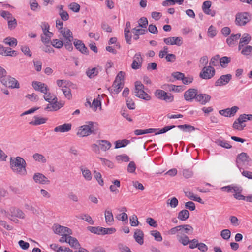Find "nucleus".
I'll return each mask as SVG.
<instances>
[{"instance_id":"nucleus-1","label":"nucleus","mask_w":252,"mask_h":252,"mask_svg":"<svg viewBox=\"0 0 252 252\" xmlns=\"http://www.w3.org/2000/svg\"><path fill=\"white\" fill-rule=\"evenodd\" d=\"M10 166L13 172L22 176L27 174L26 162L25 160L20 157L10 158Z\"/></svg>"},{"instance_id":"nucleus-2","label":"nucleus","mask_w":252,"mask_h":252,"mask_svg":"<svg viewBox=\"0 0 252 252\" xmlns=\"http://www.w3.org/2000/svg\"><path fill=\"white\" fill-rule=\"evenodd\" d=\"M144 86L140 81L135 82V89L134 94L139 98L148 101L151 99V97L144 91Z\"/></svg>"},{"instance_id":"nucleus-3","label":"nucleus","mask_w":252,"mask_h":252,"mask_svg":"<svg viewBox=\"0 0 252 252\" xmlns=\"http://www.w3.org/2000/svg\"><path fill=\"white\" fill-rule=\"evenodd\" d=\"M88 125H84L78 128L77 135L79 137H83L90 135L94 133V123L91 121L88 122Z\"/></svg>"},{"instance_id":"nucleus-4","label":"nucleus","mask_w":252,"mask_h":252,"mask_svg":"<svg viewBox=\"0 0 252 252\" xmlns=\"http://www.w3.org/2000/svg\"><path fill=\"white\" fill-rule=\"evenodd\" d=\"M251 161V158L246 153L242 152L237 156L236 164L239 168H241L244 166L248 165Z\"/></svg>"},{"instance_id":"nucleus-5","label":"nucleus","mask_w":252,"mask_h":252,"mask_svg":"<svg viewBox=\"0 0 252 252\" xmlns=\"http://www.w3.org/2000/svg\"><path fill=\"white\" fill-rule=\"evenodd\" d=\"M215 74V70L213 66H204L199 74V76L203 79H209L212 78Z\"/></svg>"},{"instance_id":"nucleus-6","label":"nucleus","mask_w":252,"mask_h":252,"mask_svg":"<svg viewBox=\"0 0 252 252\" xmlns=\"http://www.w3.org/2000/svg\"><path fill=\"white\" fill-rule=\"evenodd\" d=\"M251 20L248 13L243 12L237 13L236 15L235 23L239 26H244Z\"/></svg>"},{"instance_id":"nucleus-7","label":"nucleus","mask_w":252,"mask_h":252,"mask_svg":"<svg viewBox=\"0 0 252 252\" xmlns=\"http://www.w3.org/2000/svg\"><path fill=\"white\" fill-rule=\"evenodd\" d=\"M1 83L5 86L14 88H19L20 85L18 81L14 78L11 77L10 76H7L5 77V79H2L1 80Z\"/></svg>"},{"instance_id":"nucleus-8","label":"nucleus","mask_w":252,"mask_h":252,"mask_svg":"<svg viewBox=\"0 0 252 252\" xmlns=\"http://www.w3.org/2000/svg\"><path fill=\"white\" fill-rule=\"evenodd\" d=\"M143 60L141 53L138 52L136 53L133 57V60L131 64V68L134 70L140 68L142 67Z\"/></svg>"},{"instance_id":"nucleus-9","label":"nucleus","mask_w":252,"mask_h":252,"mask_svg":"<svg viewBox=\"0 0 252 252\" xmlns=\"http://www.w3.org/2000/svg\"><path fill=\"white\" fill-rule=\"evenodd\" d=\"M239 109V107L236 106H233L231 108H227L219 111V113L225 117H233Z\"/></svg>"},{"instance_id":"nucleus-10","label":"nucleus","mask_w":252,"mask_h":252,"mask_svg":"<svg viewBox=\"0 0 252 252\" xmlns=\"http://www.w3.org/2000/svg\"><path fill=\"white\" fill-rule=\"evenodd\" d=\"M32 85L35 90L40 91L45 94H47V91L49 90V89L45 83L38 81H33Z\"/></svg>"},{"instance_id":"nucleus-11","label":"nucleus","mask_w":252,"mask_h":252,"mask_svg":"<svg viewBox=\"0 0 252 252\" xmlns=\"http://www.w3.org/2000/svg\"><path fill=\"white\" fill-rule=\"evenodd\" d=\"M164 42L167 45H176L181 46L183 44V39L181 37H171L164 38Z\"/></svg>"},{"instance_id":"nucleus-12","label":"nucleus","mask_w":252,"mask_h":252,"mask_svg":"<svg viewBox=\"0 0 252 252\" xmlns=\"http://www.w3.org/2000/svg\"><path fill=\"white\" fill-rule=\"evenodd\" d=\"M231 78L232 75L230 74L222 75L216 80L215 85L216 86L225 85L229 82Z\"/></svg>"},{"instance_id":"nucleus-13","label":"nucleus","mask_w":252,"mask_h":252,"mask_svg":"<svg viewBox=\"0 0 252 252\" xmlns=\"http://www.w3.org/2000/svg\"><path fill=\"white\" fill-rule=\"evenodd\" d=\"M54 231L56 234L63 235L64 234H72V230L69 228L60 225H55L53 227Z\"/></svg>"},{"instance_id":"nucleus-14","label":"nucleus","mask_w":252,"mask_h":252,"mask_svg":"<svg viewBox=\"0 0 252 252\" xmlns=\"http://www.w3.org/2000/svg\"><path fill=\"white\" fill-rule=\"evenodd\" d=\"M197 95V90L189 89L184 93V98L186 100L191 101L194 98L196 99Z\"/></svg>"},{"instance_id":"nucleus-15","label":"nucleus","mask_w":252,"mask_h":252,"mask_svg":"<svg viewBox=\"0 0 252 252\" xmlns=\"http://www.w3.org/2000/svg\"><path fill=\"white\" fill-rule=\"evenodd\" d=\"M73 44L75 48L81 53L88 55L89 50L81 40L75 39Z\"/></svg>"},{"instance_id":"nucleus-16","label":"nucleus","mask_w":252,"mask_h":252,"mask_svg":"<svg viewBox=\"0 0 252 252\" xmlns=\"http://www.w3.org/2000/svg\"><path fill=\"white\" fill-rule=\"evenodd\" d=\"M33 179L36 183L41 184H49L50 182L47 178L40 173H35L33 176Z\"/></svg>"},{"instance_id":"nucleus-17","label":"nucleus","mask_w":252,"mask_h":252,"mask_svg":"<svg viewBox=\"0 0 252 252\" xmlns=\"http://www.w3.org/2000/svg\"><path fill=\"white\" fill-rule=\"evenodd\" d=\"M72 127V125L70 123H64L63 125H59L56 127L54 131L55 132H67L69 131Z\"/></svg>"},{"instance_id":"nucleus-18","label":"nucleus","mask_w":252,"mask_h":252,"mask_svg":"<svg viewBox=\"0 0 252 252\" xmlns=\"http://www.w3.org/2000/svg\"><path fill=\"white\" fill-rule=\"evenodd\" d=\"M251 40V36L248 33H244L240 39L238 46V49L240 50L245 45H247Z\"/></svg>"},{"instance_id":"nucleus-19","label":"nucleus","mask_w":252,"mask_h":252,"mask_svg":"<svg viewBox=\"0 0 252 252\" xmlns=\"http://www.w3.org/2000/svg\"><path fill=\"white\" fill-rule=\"evenodd\" d=\"M211 99V96L208 94H200L197 95L196 100L201 104L204 105L209 102Z\"/></svg>"},{"instance_id":"nucleus-20","label":"nucleus","mask_w":252,"mask_h":252,"mask_svg":"<svg viewBox=\"0 0 252 252\" xmlns=\"http://www.w3.org/2000/svg\"><path fill=\"white\" fill-rule=\"evenodd\" d=\"M104 215L106 223L108 225H112L114 223V219L111 210L110 209H106Z\"/></svg>"},{"instance_id":"nucleus-21","label":"nucleus","mask_w":252,"mask_h":252,"mask_svg":"<svg viewBox=\"0 0 252 252\" xmlns=\"http://www.w3.org/2000/svg\"><path fill=\"white\" fill-rule=\"evenodd\" d=\"M59 32L60 33L62 34L65 40L73 39L72 33L68 28H64Z\"/></svg>"},{"instance_id":"nucleus-22","label":"nucleus","mask_w":252,"mask_h":252,"mask_svg":"<svg viewBox=\"0 0 252 252\" xmlns=\"http://www.w3.org/2000/svg\"><path fill=\"white\" fill-rule=\"evenodd\" d=\"M96 142L99 145L100 149L103 151L109 150L111 147V143L106 140H97Z\"/></svg>"},{"instance_id":"nucleus-23","label":"nucleus","mask_w":252,"mask_h":252,"mask_svg":"<svg viewBox=\"0 0 252 252\" xmlns=\"http://www.w3.org/2000/svg\"><path fill=\"white\" fill-rule=\"evenodd\" d=\"M133 237L136 242L139 244L142 245L143 244L144 233L140 229H137L134 232Z\"/></svg>"},{"instance_id":"nucleus-24","label":"nucleus","mask_w":252,"mask_h":252,"mask_svg":"<svg viewBox=\"0 0 252 252\" xmlns=\"http://www.w3.org/2000/svg\"><path fill=\"white\" fill-rule=\"evenodd\" d=\"M112 183L113 185L110 186L109 189L111 192L116 194L119 192L118 188H120L121 186L120 181L116 179L112 181Z\"/></svg>"},{"instance_id":"nucleus-25","label":"nucleus","mask_w":252,"mask_h":252,"mask_svg":"<svg viewBox=\"0 0 252 252\" xmlns=\"http://www.w3.org/2000/svg\"><path fill=\"white\" fill-rule=\"evenodd\" d=\"M80 170L82 172L83 177L86 181H89L92 180V176L90 170L82 166L80 167Z\"/></svg>"},{"instance_id":"nucleus-26","label":"nucleus","mask_w":252,"mask_h":252,"mask_svg":"<svg viewBox=\"0 0 252 252\" xmlns=\"http://www.w3.org/2000/svg\"><path fill=\"white\" fill-rule=\"evenodd\" d=\"M181 230L180 231L181 234H191L193 232V228L190 225L184 224L180 225Z\"/></svg>"},{"instance_id":"nucleus-27","label":"nucleus","mask_w":252,"mask_h":252,"mask_svg":"<svg viewBox=\"0 0 252 252\" xmlns=\"http://www.w3.org/2000/svg\"><path fill=\"white\" fill-rule=\"evenodd\" d=\"M10 213L12 217H16L21 219L25 217L24 213L19 209L12 208L10 209Z\"/></svg>"},{"instance_id":"nucleus-28","label":"nucleus","mask_w":252,"mask_h":252,"mask_svg":"<svg viewBox=\"0 0 252 252\" xmlns=\"http://www.w3.org/2000/svg\"><path fill=\"white\" fill-rule=\"evenodd\" d=\"M241 36L240 33L231 34V36L226 39V43L229 46H233L234 45V42L239 39Z\"/></svg>"},{"instance_id":"nucleus-29","label":"nucleus","mask_w":252,"mask_h":252,"mask_svg":"<svg viewBox=\"0 0 252 252\" xmlns=\"http://www.w3.org/2000/svg\"><path fill=\"white\" fill-rule=\"evenodd\" d=\"M34 120L30 122V124L32 125L37 126L42 124H44L47 121V118L40 117L37 116H35L34 117Z\"/></svg>"},{"instance_id":"nucleus-30","label":"nucleus","mask_w":252,"mask_h":252,"mask_svg":"<svg viewBox=\"0 0 252 252\" xmlns=\"http://www.w3.org/2000/svg\"><path fill=\"white\" fill-rule=\"evenodd\" d=\"M50 103L52 107L51 111H57L63 107V104L58 102L57 98L56 96L54 97L53 101Z\"/></svg>"},{"instance_id":"nucleus-31","label":"nucleus","mask_w":252,"mask_h":252,"mask_svg":"<svg viewBox=\"0 0 252 252\" xmlns=\"http://www.w3.org/2000/svg\"><path fill=\"white\" fill-rule=\"evenodd\" d=\"M189 212L186 209L180 211L178 215V219L181 220H185L189 217Z\"/></svg>"},{"instance_id":"nucleus-32","label":"nucleus","mask_w":252,"mask_h":252,"mask_svg":"<svg viewBox=\"0 0 252 252\" xmlns=\"http://www.w3.org/2000/svg\"><path fill=\"white\" fill-rule=\"evenodd\" d=\"M98 73V69L96 67H94L91 69L88 68L86 74L89 78H93L97 76Z\"/></svg>"},{"instance_id":"nucleus-33","label":"nucleus","mask_w":252,"mask_h":252,"mask_svg":"<svg viewBox=\"0 0 252 252\" xmlns=\"http://www.w3.org/2000/svg\"><path fill=\"white\" fill-rule=\"evenodd\" d=\"M123 86V84L114 81L112 86L111 91H112L113 90V92L117 94L121 91Z\"/></svg>"},{"instance_id":"nucleus-34","label":"nucleus","mask_w":252,"mask_h":252,"mask_svg":"<svg viewBox=\"0 0 252 252\" xmlns=\"http://www.w3.org/2000/svg\"><path fill=\"white\" fill-rule=\"evenodd\" d=\"M67 243L72 247L75 249H78L80 247V244L76 238L72 237L70 236L68 237Z\"/></svg>"},{"instance_id":"nucleus-35","label":"nucleus","mask_w":252,"mask_h":252,"mask_svg":"<svg viewBox=\"0 0 252 252\" xmlns=\"http://www.w3.org/2000/svg\"><path fill=\"white\" fill-rule=\"evenodd\" d=\"M177 126L185 132H190L195 130L193 126L188 124L180 125Z\"/></svg>"},{"instance_id":"nucleus-36","label":"nucleus","mask_w":252,"mask_h":252,"mask_svg":"<svg viewBox=\"0 0 252 252\" xmlns=\"http://www.w3.org/2000/svg\"><path fill=\"white\" fill-rule=\"evenodd\" d=\"M177 237L178 241L184 246H186L190 243V240L187 235L180 236L177 235Z\"/></svg>"},{"instance_id":"nucleus-37","label":"nucleus","mask_w":252,"mask_h":252,"mask_svg":"<svg viewBox=\"0 0 252 252\" xmlns=\"http://www.w3.org/2000/svg\"><path fill=\"white\" fill-rule=\"evenodd\" d=\"M246 126V125L239 123V121L236 119L232 125V127L234 129H236L239 131L243 130L244 127Z\"/></svg>"},{"instance_id":"nucleus-38","label":"nucleus","mask_w":252,"mask_h":252,"mask_svg":"<svg viewBox=\"0 0 252 252\" xmlns=\"http://www.w3.org/2000/svg\"><path fill=\"white\" fill-rule=\"evenodd\" d=\"M215 143L218 145L226 149H230L232 147V146L230 145L227 141L225 140H221L220 139H217L215 141Z\"/></svg>"},{"instance_id":"nucleus-39","label":"nucleus","mask_w":252,"mask_h":252,"mask_svg":"<svg viewBox=\"0 0 252 252\" xmlns=\"http://www.w3.org/2000/svg\"><path fill=\"white\" fill-rule=\"evenodd\" d=\"M76 217L80 218L82 220H85L86 222H88L90 224L93 225L94 224V221L92 220V218L88 214H81L79 216H76Z\"/></svg>"},{"instance_id":"nucleus-40","label":"nucleus","mask_w":252,"mask_h":252,"mask_svg":"<svg viewBox=\"0 0 252 252\" xmlns=\"http://www.w3.org/2000/svg\"><path fill=\"white\" fill-rule=\"evenodd\" d=\"M33 159L38 162L44 163L46 162V159L45 157L42 154L39 153H35L33 155Z\"/></svg>"},{"instance_id":"nucleus-41","label":"nucleus","mask_w":252,"mask_h":252,"mask_svg":"<svg viewBox=\"0 0 252 252\" xmlns=\"http://www.w3.org/2000/svg\"><path fill=\"white\" fill-rule=\"evenodd\" d=\"M129 141L126 139H124L122 141L118 140L115 142V148L118 149L124 147L129 143Z\"/></svg>"},{"instance_id":"nucleus-42","label":"nucleus","mask_w":252,"mask_h":252,"mask_svg":"<svg viewBox=\"0 0 252 252\" xmlns=\"http://www.w3.org/2000/svg\"><path fill=\"white\" fill-rule=\"evenodd\" d=\"M241 50V53L243 55L247 56L252 54V46L250 45H247L245 47H243Z\"/></svg>"},{"instance_id":"nucleus-43","label":"nucleus","mask_w":252,"mask_h":252,"mask_svg":"<svg viewBox=\"0 0 252 252\" xmlns=\"http://www.w3.org/2000/svg\"><path fill=\"white\" fill-rule=\"evenodd\" d=\"M231 61V58L226 56H224L220 59V63L221 66L225 68L226 67L227 64H228Z\"/></svg>"},{"instance_id":"nucleus-44","label":"nucleus","mask_w":252,"mask_h":252,"mask_svg":"<svg viewBox=\"0 0 252 252\" xmlns=\"http://www.w3.org/2000/svg\"><path fill=\"white\" fill-rule=\"evenodd\" d=\"M102 227H94V226H88L87 227V229L91 232L92 233H93L94 234H96L98 235H101V232H102Z\"/></svg>"},{"instance_id":"nucleus-45","label":"nucleus","mask_w":252,"mask_h":252,"mask_svg":"<svg viewBox=\"0 0 252 252\" xmlns=\"http://www.w3.org/2000/svg\"><path fill=\"white\" fill-rule=\"evenodd\" d=\"M176 127V126L175 125H171V126H167L163 127V128L161 129H158V132H156V135L160 134L162 133H164L169 130L175 128Z\"/></svg>"},{"instance_id":"nucleus-46","label":"nucleus","mask_w":252,"mask_h":252,"mask_svg":"<svg viewBox=\"0 0 252 252\" xmlns=\"http://www.w3.org/2000/svg\"><path fill=\"white\" fill-rule=\"evenodd\" d=\"M4 43L10 46H16L17 44V41L14 38L7 37L4 39Z\"/></svg>"},{"instance_id":"nucleus-47","label":"nucleus","mask_w":252,"mask_h":252,"mask_svg":"<svg viewBox=\"0 0 252 252\" xmlns=\"http://www.w3.org/2000/svg\"><path fill=\"white\" fill-rule=\"evenodd\" d=\"M151 235L154 237L155 240L161 242L162 240V237L160 233L157 230H153L150 232Z\"/></svg>"},{"instance_id":"nucleus-48","label":"nucleus","mask_w":252,"mask_h":252,"mask_svg":"<svg viewBox=\"0 0 252 252\" xmlns=\"http://www.w3.org/2000/svg\"><path fill=\"white\" fill-rule=\"evenodd\" d=\"M132 32L134 33L135 36L137 35H143L147 32V30L144 29H137L134 28L132 29Z\"/></svg>"},{"instance_id":"nucleus-49","label":"nucleus","mask_w":252,"mask_h":252,"mask_svg":"<svg viewBox=\"0 0 252 252\" xmlns=\"http://www.w3.org/2000/svg\"><path fill=\"white\" fill-rule=\"evenodd\" d=\"M167 204L171 208H175L178 205V200L175 197H173L171 199L167 200Z\"/></svg>"},{"instance_id":"nucleus-50","label":"nucleus","mask_w":252,"mask_h":252,"mask_svg":"<svg viewBox=\"0 0 252 252\" xmlns=\"http://www.w3.org/2000/svg\"><path fill=\"white\" fill-rule=\"evenodd\" d=\"M8 21V27L10 30L14 29L17 26V22L14 17L7 20Z\"/></svg>"},{"instance_id":"nucleus-51","label":"nucleus","mask_w":252,"mask_h":252,"mask_svg":"<svg viewBox=\"0 0 252 252\" xmlns=\"http://www.w3.org/2000/svg\"><path fill=\"white\" fill-rule=\"evenodd\" d=\"M220 236L223 239L228 240L231 236V231L227 229H223L220 232Z\"/></svg>"},{"instance_id":"nucleus-52","label":"nucleus","mask_w":252,"mask_h":252,"mask_svg":"<svg viewBox=\"0 0 252 252\" xmlns=\"http://www.w3.org/2000/svg\"><path fill=\"white\" fill-rule=\"evenodd\" d=\"M71 83L66 80H57V84L59 87H63V88L70 86Z\"/></svg>"},{"instance_id":"nucleus-53","label":"nucleus","mask_w":252,"mask_h":252,"mask_svg":"<svg viewBox=\"0 0 252 252\" xmlns=\"http://www.w3.org/2000/svg\"><path fill=\"white\" fill-rule=\"evenodd\" d=\"M154 94L158 99L162 100L164 95H166V92L163 90L158 89L155 91Z\"/></svg>"},{"instance_id":"nucleus-54","label":"nucleus","mask_w":252,"mask_h":252,"mask_svg":"<svg viewBox=\"0 0 252 252\" xmlns=\"http://www.w3.org/2000/svg\"><path fill=\"white\" fill-rule=\"evenodd\" d=\"M116 218L119 220H121L122 221L125 222V223H127L128 222V215L125 212L118 215L116 216Z\"/></svg>"},{"instance_id":"nucleus-55","label":"nucleus","mask_w":252,"mask_h":252,"mask_svg":"<svg viewBox=\"0 0 252 252\" xmlns=\"http://www.w3.org/2000/svg\"><path fill=\"white\" fill-rule=\"evenodd\" d=\"M94 176L95 179L98 182V184L101 186H103L104 182L102 178L101 173L100 172H97L96 171H94Z\"/></svg>"},{"instance_id":"nucleus-56","label":"nucleus","mask_w":252,"mask_h":252,"mask_svg":"<svg viewBox=\"0 0 252 252\" xmlns=\"http://www.w3.org/2000/svg\"><path fill=\"white\" fill-rule=\"evenodd\" d=\"M51 43L53 47L58 49L61 48L63 44L62 40L58 39H53L51 41Z\"/></svg>"},{"instance_id":"nucleus-57","label":"nucleus","mask_w":252,"mask_h":252,"mask_svg":"<svg viewBox=\"0 0 252 252\" xmlns=\"http://www.w3.org/2000/svg\"><path fill=\"white\" fill-rule=\"evenodd\" d=\"M148 24V21L146 17H141L138 21V26L143 28H146Z\"/></svg>"},{"instance_id":"nucleus-58","label":"nucleus","mask_w":252,"mask_h":252,"mask_svg":"<svg viewBox=\"0 0 252 252\" xmlns=\"http://www.w3.org/2000/svg\"><path fill=\"white\" fill-rule=\"evenodd\" d=\"M138 218L136 215H133L130 217V223L132 226H136L138 225Z\"/></svg>"},{"instance_id":"nucleus-59","label":"nucleus","mask_w":252,"mask_h":252,"mask_svg":"<svg viewBox=\"0 0 252 252\" xmlns=\"http://www.w3.org/2000/svg\"><path fill=\"white\" fill-rule=\"evenodd\" d=\"M69 8L75 12H78L80 10V6L79 4L76 2H72L69 5Z\"/></svg>"},{"instance_id":"nucleus-60","label":"nucleus","mask_w":252,"mask_h":252,"mask_svg":"<svg viewBox=\"0 0 252 252\" xmlns=\"http://www.w3.org/2000/svg\"><path fill=\"white\" fill-rule=\"evenodd\" d=\"M62 91L64 94L65 96L70 99L71 98L72 94L71 93L70 89L67 87L62 89Z\"/></svg>"},{"instance_id":"nucleus-61","label":"nucleus","mask_w":252,"mask_h":252,"mask_svg":"<svg viewBox=\"0 0 252 252\" xmlns=\"http://www.w3.org/2000/svg\"><path fill=\"white\" fill-rule=\"evenodd\" d=\"M126 103L127 107L129 109L133 110L135 109V103L131 98L129 97L126 98Z\"/></svg>"},{"instance_id":"nucleus-62","label":"nucleus","mask_w":252,"mask_h":252,"mask_svg":"<svg viewBox=\"0 0 252 252\" xmlns=\"http://www.w3.org/2000/svg\"><path fill=\"white\" fill-rule=\"evenodd\" d=\"M0 15L3 18L7 19V20L12 18L13 16L11 13L7 11H2L0 13Z\"/></svg>"},{"instance_id":"nucleus-63","label":"nucleus","mask_w":252,"mask_h":252,"mask_svg":"<svg viewBox=\"0 0 252 252\" xmlns=\"http://www.w3.org/2000/svg\"><path fill=\"white\" fill-rule=\"evenodd\" d=\"M116 159L118 161H124L125 162H128L129 160L128 156L125 154L116 156Z\"/></svg>"},{"instance_id":"nucleus-64","label":"nucleus","mask_w":252,"mask_h":252,"mask_svg":"<svg viewBox=\"0 0 252 252\" xmlns=\"http://www.w3.org/2000/svg\"><path fill=\"white\" fill-rule=\"evenodd\" d=\"M217 31L215 27L213 26L209 27L208 31V33L209 36L213 37L217 34Z\"/></svg>"}]
</instances>
